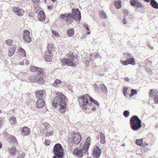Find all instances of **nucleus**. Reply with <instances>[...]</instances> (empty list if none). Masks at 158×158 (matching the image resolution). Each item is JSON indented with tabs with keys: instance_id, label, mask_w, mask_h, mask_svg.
<instances>
[{
	"instance_id": "nucleus-1",
	"label": "nucleus",
	"mask_w": 158,
	"mask_h": 158,
	"mask_svg": "<svg viewBox=\"0 0 158 158\" xmlns=\"http://www.w3.org/2000/svg\"><path fill=\"white\" fill-rule=\"evenodd\" d=\"M65 96L61 93L57 94V96L55 97L52 102V106L54 107L60 106L59 111L61 113H64L66 110L67 103Z\"/></svg>"
},
{
	"instance_id": "nucleus-2",
	"label": "nucleus",
	"mask_w": 158,
	"mask_h": 158,
	"mask_svg": "<svg viewBox=\"0 0 158 158\" xmlns=\"http://www.w3.org/2000/svg\"><path fill=\"white\" fill-rule=\"evenodd\" d=\"M78 100L80 106L83 110L88 109L91 106L92 102H93L98 107L99 106V102L93 99L88 94L79 97Z\"/></svg>"
},
{
	"instance_id": "nucleus-3",
	"label": "nucleus",
	"mask_w": 158,
	"mask_h": 158,
	"mask_svg": "<svg viewBox=\"0 0 158 158\" xmlns=\"http://www.w3.org/2000/svg\"><path fill=\"white\" fill-rule=\"evenodd\" d=\"M72 18L76 21L78 22H80L81 19V13L78 9H73L72 14H62L60 16V19H65L66 23L68 24L71 23V19Z\"/></svg>"
},
{
	"instance_id": "nucleus-4",
	"label": "nucleus",
	"mask_w": 158,
	"mask_h": 158,
	"mask_svg": "<svg viewBox=\"0 0 158 158\" xmlns=\"http://www.w3.org/2000/svg\"><path fill=\"white\" fill-rule=\"evenodd\" d=\"M90 138H87L85 142L83 147H79L75 149L73 152V154L78 157H82L84 153H87L90 145Z\"/></svg>"
},
{
	"instance_id": "nucleus-5",
	"label": "nucleus",
	"mask_w": 158,
	"mask_h": 158,
	"mask_svg": "<svg viewBox=\"0 0 158 158\" xmlns=\"http://www.w3.org/2000/svg\"><path fill=\"white\" fill-rule=\"evenodd\" d=\"M67 56L68 58L64 57L62 59L61 63L62 65L70 66H74L75 62H74V56L73 53H69L67 54Z\"/></svg>"
},
{
	"instance_id": "nucleus-6",
	"label": "nucleus",
	"mask_w": 158,
	"mask_h": 158,
	"mask_svg": "<svg viewBox=\"0 0 158 158\" xmlns=\"http://www.w3.org/2000/svg\"><path fill=\"white\" fill-rule=\"evenodd\" d=\"M130 123L132 129L137 131L141 127V121L136 115H134L131 118Z\"/></svg>"
},
{
	"instance_id": "nucleus-7",
	"label": "nucleus",
	"mask_w": 158,
	"mask_h": 158,
	"mask_svg": "<svg viewBox=\"0 0 158 158\" xmlns=\"http://www.w3.org/2000/svg\"><path fill=\"white\" fill-rule=\"evenodd\" d=\"M55 155L53 158H61L63 155V149L62 146L59 143L56 144L53 148Z\"/></svg>"
},
{
	"instance_id": "nucleus-8",
	"label": "nucleus",
	"mask_w": 158,
	"mask_h": 158,
	"mask_svg": "<svg viewBox=\"0 0 158 158\" xmlns=\"http://www.w3.org/2000/svg\"><path fill=\"white\" fill-rule=\"evenodd\" d=\"M44 74L43 72L37 73L36 76H31L28 78L29 82H37L39 83H42L44 82Z\"/></svg>"
},
{
	"instance_id": "nucleus-9",
	"label": "nucleus",
	"mask_w": 158,
	"mask_h": 158,
	"mask_svg": "<svg viewBox=\"0 0 158 158\" xmlns=\"http://www.w3.org/2000/svg\"><path fill=\"white\" fill-rule=\"evenodd\" d=\"M81 135L77 132L73 133L71 137L69 139V141L70 142H73L75 144H78L81 140Z\"/></svg>"
},
{
	"instance_id": "nucleus-10",
	"label": "nucleus",
	"mask_w": 158,
	"mask_h": 158,
	"mask_svg": "<svg viewBox=\"0 0 158 158\" xmlns=\"http://www.w3.org/2000/svg\"><path fill=\"white\" fill-rule=\"evenodd\" d=\"M23 39L24 41L30 43L31 41V38L30 36V32L28 30H25L23 31Z\"/></svg>"
},
{
	"instance_id": "nucleus-11",
	"label": "nucleus",
	"mask_w": 158,
	"mask_h": 158,
	"mask_svg": "<svg viewBox=\"0 0 158 158\" xmlns=\"http://www.w3.org/2000/svg\"><path fill=\"white\" fill-rule=\"evenodd\" d=\"M14 12L17 15L22 16L24 13V10L19 7H14L13 9Z\"/></svg>"
},
{
	"instance_id": "nucleus-12",
	"label": "nucleus",
	"mask_w": 158,
	"mask_h": 158,
	"mask_svg": "<svg viewBox=\"0 0 158 158\" xmlns=\"http://www.w3.org/2000/svg\"><path fill=\"white\" fill-rule=\"evenodd\" d=\"M131 5L133 6H136L137 8H143V5L142 3L139 2L138 0H131Z\"/></svg>"
},
{
	"instance_id": "nucleus-13",
	"label": "nucleus",
	"mask_w": 158,
	"mask_h": 158,
	"mask_svg": "<svg viewBox=\"0 0 158 158\" xmlns=\"http://www.w3.org/2000/svg\"><path fill=\"white\" fill-rule=\"evenodd\" d=\"M101 154V151L99 147L97 146L96 148H95L93 151V156L95 158H99Z\"/></svg>"
},
{
	"instance_id": "nucleus-14",
	"label": "nucleus",
	"mask_w": 158,
	"mask_h": 158,
	"mask_svg": "<svg viewBox=\"0 0 158 158\" xmlns=\"http://www.w3.org/2000/svg\"><path fill=\"white\" fill-rule=\"evenodd\" d=\"M20 131L21 134L24 135H27L30 133V129L27 127H24L20 129Z\"/></svg>"
},
{
	"instance_id": "nucleus-15",
	"label": "nucleus",
	"mask_w": 158,
	"mask_h": 158,
	"mask_svg": "<svg viewBox=\"0 0 158 158\" xmlns=\"http://www.w3.org/2000/svg\"><path fill=\"white\" fill-rule=\"evenodd\" d=\"M44 56L45 60L47 61L50 62L52 59L53 55L52 53H49V52H45Z\"/></svg>"
},
{
	"instance_id": "nucleus-16",
	"label": "nucleus",
	"mask_w": 158,
	"mask_h": 158,
	"mask_svg": "<svg viewBox=\"0 0 158 158\" xmlns=\"http://www.w3.org/2000/svg\"><path fill=\"white\" fill-rule=\"evenodd\" d=\"M38 18L39 21L41 22L44 21L46 19V16L44 12L42 10H40L38 14Z\"/></svg>"
},
{
	"instance_id": "nucleus-17",
	"label": "nucleus",
	"mask_w": 158,
	"mask_h": 158,
	"mask_svg": "<svg viewBox=\"0 0 158 158\" xmlns=\"http://www.w3.org/2000/svg\"><path fill=\"white\" fill-rule=\"evenodd\" d=\"M44 105V100L41 99H38L36 103V106L37 108H42Z\"/></svg>"
},
{
	"instance_id": "nucleus-18",
	"label": "nucleus",
	"mask_w": 158,
	"mask_h": 158,
	"mask_svg": "<svg viewBox=\"0 0 158 158\" xmlns=\"http://www.w3.org/2000/svg\"><path fill=\"white\" fill-rule=\"evenodd\" d=\"M16 47L15 45H13L9 48L8 54L10 56H12L14 53Z\"/></svg>"
},
{
	"instance_id": "nucleus-19",
	"label": "nucleus",
	"mask_w": 158,
	"mask_h": 158,
	"mask_svg": "<svg viewBox=\"0 0 158 158\" xmlns=\"http://www.w3.org/2000/svg\"><path fill=\"white\" fill-rule=\"evenodd\" d=\"M47 51L46 52H49V53H52L54 51V48L53 44L51 43L48 44L47 46Z\"/></svg>"
},
{
	"instance_id": "nucleus-20",
	"label": "nucleus",
	"mask_w": 158,
	"mask_h": 158,
	"mask_svg": "<svg viewBox=\"0 0 158 158\" xmlns=\"http://www.w3.org/2000/svg\"><path fill=\"white\" fill-rule=\"evenodd\" d=\"M30 70L33 72L37 71V73H39L40 72H43L41 68L36 67L34 66H31L30 68Z\"/></svg>"
},
{
	"instance_id": "nucleus-21",
	"label": "nucleus",
	"mask_w": 158,
	"mask_h": 158,
	"mask_svg": "<svg viewBox=\"0 0 158 158\" xmlns=\"http://www.w3.org/2000/svg\"><path fill=\"white\" fill-rule=\"evenodd\" d=\"M45 93L44 90H40L36 91V94L37 97L38 98L42 97Z\"/></svg>"
},
{
	"instance_id": "nucleus-22",
	"label": "nucleus",
	"mask_w": 158,
	"mask_h": 158,
	"mask_svg": "<svg viewBox=\"0 0 158 158\" xmlns=\"http://www.w3.org/2000/svg\"><path fill=\"white\" fill-rule=\"evenodd\" d=\"M62 82V81L58 79H56L53 83L52 85L55 87L58 88L59 86Z\"/></svg>"
},
{
	"instance_id": "nucleus-23",
	"label": "nucleus",
	"mask_w": 158,
	"mask_h": 158,
	"mask_svg": "<svg viewBox=\"0 0 158 158\" xmlns=\"http://www.w3.org/2000/svg\"><path fill=\"white\" fill-rule=\"evenodd\" d=\"M67 34L69 37H72L74 34V31L73 29L70 28L67 31Z\"/></svg>"
},
{
	"instance_id": "nucleus-24",
	"label": "nucleus",
	"mask_w": 158,
	"mask_h": 158,
	"mask_svg": "<svg viewBox=\"0 0 158 158\" xmlns=\"http://www.w3.org/2000/svg\"><path fill=\"white\" fill-rule=\"evenodd\" d=\"M16 148L14 146H13L9 149V152L10 155L14 156L16 153Z\"/></svg>"
},
{
	"instance_id": "nucleus-25",
	"label": "nucleus",
	"mask_w": 158,
	"mask_h": 158,
	"mask_svg": "<svg viewBox=\"0 0 158 158\" xmlns=\"http://www.w3.org/2000/svg\"><path fill=\"white\" fill-rule=\"evenodd\" d=\"M150 4L154 8L156 9H158V4L155 0H151Z\"/></svg>"
},
{
	"instance_id": "nucleus-26",
	"label": "nucleus",
	"mask_w": 158,
	"mask_h": 158,
	"mask_svg": "<svg viewBox=\"0 0 158 158\" xmlns=\"http://www.w3.org/2000/svg\"><path fill=\"white\" fill-rule=\"evenodd\" d=\"M101 136V142L102 144H104L106 143L105 136L102 132L100 133Z\"/></svg>"
},
{
	"instance_id": "nucleus-27",
	"label": "nucleus",
	"mask_w": 158,
	"mask_h": 158,
	"mask_svg": "<svg viewBox=\"0 0 158 158\" xmlns=\"http://www.w3.org/2000/svg\"><path fill=\"white\" fill-rule=\"evenodd\" d=\"M121 3V1L119 0L117 1H115L114 5L115 7L117 9L120 8L122 6Z\"/></svg>"
},
{
	"instance_id": "nucleus-28",
	"label": "nucleus",
	"mask_w": 158,
	"mask_h": 158,
	"mask_svg": "<svg viewBox=\"0 0 158 158\" xmlns=\"http://www.w3.org/2000/svg\"><path fill=\"white\" fill-rule=\"evenodd\" d=\"M10 122L12 125H15L16 123V118L13 116L11 117L10 119Z\"/></svg>"
},
{
	"instance_id": "nucleus-29",
	"label": "nucleus",
	"mask_w": 158,
	"mask_h": 158,
	"mask_svg": "<svg viewBox=\"0 0 158 158\" xmlns=\"http://www.w3.org/2000/svg\"><path fill=\"white\" fill-rule=\"evenodd\" d=\"M157 92L154 91V89H151L150 91L149 97L150 98H152L153 96H156L157 95Z\"/></svg>"
},
{
	"instance_id": "nucleus-30",
	"label": "nucleus",
	"mask_w": 158,
	"mask_h": 158,
	"mask_svg": "<svg viewBox=\"0 0 158 158\" xmlns=\"http://www.w3.org/2000/svg\"><path fill=\"white\" fill-rule=\"evenodd\" d=\"M99 15L101 18L102 19H106L107 16L103 10H101L99 11Z\"/></svg>"
},
{
	"instance_id": "nucleus-31",
	"label": "nucleus",
	"mask_w": 158,
	"mask_h": 158,
	"mask_svg": "<svg viewBox=\"0 0 158 158\" xmlns=\"http://www.w3.org/2000/svg\"><path fill=\"white\" fill-rule=\"evenodd\" d=\"M128 88L127 87H124L123 89V94L126 97H127V96L129 94V93L127 91Z\"/></svg>"
},
{
	"instance_id": "nucleus-32",
	"label": "nucleus",
	"mask_w": 158,
	"mask_h": 158,
	"mask_svg": "<svg viewBox=\"0 0 158 158\" xmlns=\"http://www.w3.org/2000/svg\"><path fill=\"white\" fill-rule=\"evenodd\" d=\"M128 60L129 62V64L134 65L135 64V59L133 58H128Z\"/></svg>"
},
{
	"instance_id": "nucleus-33",
	"label": "nucleus",
	"mask_w": 158,
	"mask_h": 158,
	"mask_svg": "<svg viewBox=\"0 0 158 158\" xmlns=\"http://www.w3.org/2000/svg\"><path fill=\"white\" fill-rule=\"evenodd\" d=\"M43 125L44 127L45 128V129L44 131V132H46V131H47L48 129H49L50 127L49 125L47 123H44L43 124Z\"/></svg>"
},
{
	"instance_id": "nucleus-34",
	"label": "nucleus",
	"mask_w": 158,
	"mask_h": 158,
	"mask_svg": "<svg viewBox=\"0 0 158 158\" xmlns=\"http://www.w3.org/2000/svg\"><path fill=\"white\" fill-rule=\"evenodd\" d=\"M52 32L53 35H54V36H53V37L59 38L60 37V35L58 32H57L56 31L53 30H52Z\"/></svg>"
},
{
	"instance_id": "nucleus-35",
	"label": "nucleus",
	"mask_w": 158,
	"mask_h": 158,
	"mask_svg": "<svg viewBox=\"0 0 158 158\" xmlns=\"http://www.w3.org/2000/svg\"><path fill=\"white\" fill-rule=\"evenodd\" d=\"M137 94V90L132 89L131 90V93L130 95V96L131 97H132L134 95Z\"/></svg>"
},
{
	"instance_id": "nucleus-36",
	"label": "nucleus",
	"mask_w": 158,
	"mask_h": 158,
	"mask_svg": "<svg viewBox=\"0 0 158 158\" xmlns=\"http://www.w3.org/2000/svg\"><path fill=\"white\" fill-rule=\"evenodd\" d=\"M136 143L139 146H141L143 143V139H137L136 140Z\"/></svg>"
},
{
	"instance_id": "nucleus-37",
	"label": "nucleus",
	"mask_w": 158,
	"mask_h": 158,
	"mask_svg": "<svg viewBox=\"0 0 158 158\" xmlns=\"http://www.w3.org/2000/svg\"><path fill=\"white\" fill-rule=\"evenodd\" d=\"M6 44L9 46H10L11 47L12 45L13 41L11 40H6Z\"/></svg>"
},
{
	"instance_id": "nucleus-38",
	"label": "nucleus",
	"mask_w": 158,
	"mask_h": 158,
	"mask_svg": "<svg viewBox=\"0 0 158 158\" xmlns=\"http://www.w3.org/2000/svg\"><path fill=\"white\" fill-rule=\"evenodd\" d=\"M19 52H20L21 54L22 55L24 56H26L25 51L22 48H20L19 50Z\"/></svg>"
},
{
	"instance_id": "nucleus-39",
	"label": "nucleus",
	"mask_w": 158,
	"mask_h": 158,
	"mask_svg": "<svg viewBox=\"0 0 158 158\" xmlns=\"http://www.w3.org/2000/svg\"><path fill=\"white\" fill-rule=\"evenodd\" d=\"M100 88L102 89L103 91L107 92V89L106 87L103 84H102L100 85Z\"/></svg>"
},
{
	"instance_id": "nucleus-40",
	"label": "nucleus",
	"mask_w": 158,
	"mask_h": 158,
	"mask_svg": "<svg viewBox=\"0 0 158 158\" xmlns=\"http://www.w3.org/2000/svg\"><path fill=\"white\" fill-rule=\"evenodd\" d=\"M95 56L96 55L94 54L91 53L90 54L89 58H90V60L91 61L94 59L95 58Z\"/></svg>"
},
{
	"instance_id": "nucleus-41",
	"label": "nucleus",
	"mask_w": 158,
	"mask_h": 158,
	"mask_svg": "<svg viewBox=\"0 0 158 158\" xmlns=\"http://www.w3.org/2000/svg\"><path fill=\"white\" fill-rule=\"evenodd\" d=\"M9 138L12 142L15 143L17 142V140L14 136L13 135H11L10 136Z\"/></svg>"
},
{
	"instance_id": "nucleus-42",
	"label": "nucleus",
	"mask_w": 158,
	"mask_h": 158,
	"mask_svg": "<svg viewBox=\"0 0 158 158\" xmlns=\"http://www.w3.org/2000/svg\"><path fill=\"white\" fill-rule=\"evenodd\" d=\"M121 63L123 65H127L129 64V62L128 60V59L126 60L125 61H121Z\"/></svg>"
},
{
	"instance_id": "nucleus-43",
	"label": "nucleus",
	"mask_w": 158,
	"mask_h": 158,
	"mask_svg": "<svg viewBox=\"0 0 158 158\" xmlns=\"http://www.w3.org/2000/svg\"><path fill=\"white\" fill-rule=\"evenodd\" d=\"M129 112L128 110H125L123 112L124 116L126 117H128L129 115Z\"/></svg>"
},
{
	"instance_id": "nucleus-44",
	"label": "nucleus",
	"mask_w": 158,
	"mask_h": 158,
	"mask_svg": "<svg viewBox=\"0 0 158 158\" xmlns=\"http://www.w3.org/2000/svg\"><path fill=\"white\" fill-rule=\"evenodd\" d=\"M45 133V135L46 136H49L50 135H51L53 133V131H51L49 132H47L46 131Z\"/></svg>"
},
{
	"instance_id": "nucleus-45",
	"label": "nucleus",
	"mask_w": 158,
	"mask_h": 158,
	"mask_svg": "<svg viewBox=\"0 0 158 158\" xmlns=\"http://www.w3.org/2000/svg\"><path fill=\"white\" fill-rule=\"evenodd\" d=\"M26 73H25L24 72L23 73L22 72H20L18 75H16V77L17 78H18L19 79H20L21 78L20 77L22 76V75L23 74H26Z\"/></svg>"
},
{
	"instance_id": "nucleus-46",
	"label": "nucleus",
	"mask_w": 158,
	"mask_h": 158,
	"mask_svg": "<svg viewBox=\"0 0 158 158\" xmlns=\"http://www.w3.org/2000/svg\"><path fill=\"white\" fill-rule=\"evenodd\" d=\"M123 13L124 14V15L125 16H126L129 14V12L128 11L126 10H124L123 11Z\"/></svg>"
},
{
	"instance_id": "nucleus-47",
	"label": "nucleus",
	"mask_w": 158,
	"mask_h": 158,
	"mask_svg": "<svg viewBox=\"0 0 158 158\" xmlns=\"http://www.w3.org/2000/svg\"><path fill=\"white\" fill-rule=\"evenodd\" d=\"M154 101L155 102L156 104H158V95H156L155 96Z\"/></svg>"
},
{
	"instance_id": "nucleus-48",
	"label": "nucleus",
	"mask_w": 158,
	"mask_h": 158,
	"mask_svg": "<svg viewBox=\"0 0 158 158\" xmlns=\"http://www.w3.org/2000/svg\"><path fill=\"white\" fill-rule=\"evenodd\" d=\"M25 156V154L24 153H22L20 156H19L17 158H24Z\"/></svg>"
},
{
	"instance_id": "nucleus-49",
	"label": "nucleus",
	"mask_w": 158,
	"mask_h": 158,
	"mask_svg": "<svg viewBox=\"0 0 158 158\" xmlns=\"http://www.w3.org/2000/svg\"><path fill=\"white\" fill-rule=\"evenodd\" d=\"M45 144L47 146H48L50 143V142L48 139H46L45 141Z\"/></svg>"
},
{
	"instance_id": "nucleus-50",
	"label": "nucleus",
	"mask_w": 158,
	"mask_h": 158,
	"mask_svg": "<svg viewBox=\"0 0 158 158\" xmlns=\"http://www.w3.org/2000/svg\"><path fill=\"white\" fill-rule=\"evenodd\" d=\"M35 9L36 11H38V10L40 9V7L37 5H34Z\"/></svg>"
},
{
	"instance_id": "nucleus-51",
	"label": "nucleus",
	"mask_w": 158,
	"mask_h": 158,
	"mask_svg": "<svg viewBox=\"0 0 158 158\" xmlns=\"http://www.w3.org/2000/svg\"><path fill=\"white\" fill-rule=\"evenodd\" d=\"M3 122L2 118H0V128L2 127L3 125Z\"/></svg>"
},
{
	"instance_id": "nucleus-52",
	"label": "nucleus",
	"mask_w": 158,
	"mask_h": 158,
	"mask_svg": "<svg viewBox=\"0 0 158 158\" xmlns=\"http://www.w3.org/2000/svg\"><path fill=\"white\" fill-rule=\"evenodd\" d=\"M84 27L86 28V29L87 31H89V28L88 27V25L87 24H83Z\"/></svg>"
},
{
	"instance_id": "nucleus-53",
	"label": "nucleus",
	"mask_w": 158,
	"mask_h": 158,
	"mask_svg": "<svg viewBox=\"0 0 158 158\" xmlns=\"http://www.w3.org/2000/svg\"><path fill=\"white\" fill-rule=\"evenodd\" d=\"M123 22L124 24H126L127 23V21L126 19L124 17L123 20Z\"/></svg>"
},
{
	"instance_id": "nucleus-54",
	"label": "nucleus",
	"mask_w": 158,
	"mask_h": 158,
	"mask_svg": "<svg viewBox=\"0 0 158 158\" xmlns=\"http://www.w3.org/2000/svg\"><path fill=\"white\" fill-rule=\"evenodd\" d=\"M85 65H86L87 67H89V60H86L85 61Z\"/></svg>"
},
{
	"instance_id": "nucleus-55",
	"label": "nucleus",
	"mask_w": 158,
	"mask_h": 158,
	"mask_svg": "<svg viewBox=\"0 0 158 158\" xmlns=\"http://www.w3.org/2000/svg\"><path fill=\"white\" fill-rule=\"evenodd\" d=\"M32 2L36 4L38 3L40 1L39 0H32Z\"/></svg>"
},
{
	"instance_id": "nucleus-56",
	"label": "nucleus",
	"mask_w": 158,
	"mask_h": 158,
	"mask_svg": "<svg viewBox=\"0 0 158 158\" xmlns=\"http://www.w3.org/2000/svg\"><path fill=\"white\" fill-rule=\"evenodd\" d=\"M53 6L52 5L48 6V8L49 9L51 10L53 8Z\"/></svg>"
},
{
	"instance_id": "nucleus-57",
	"label": "nucleus",
	"mask_w": 158,
	"mask_h": 158,
	"mask_svg": "<svg viewBox=\"0 0 158 158\" xmlns=\"http://www.w3.org/2000/svg\"><path fill=\"white\" fill-rule=\"evenodd\" d=\"M124 79H125V80L127 81H129L130 80V79L128 77H126Z\"/></svg>"
},
{
	"instance_id": "nucleus-58",
	"label": "nucleus",
	"mask_w": 158,
	"mask_h": 158,
	"mask_svg": "<svg viewBox=\"0 0 158 158\" xmlns=\"http://www.w3.org/2000/svg\"><path fill=\"white\" fill-rule=\"evenodd\" d=\"M25 63L26 65H28L29 64V62L28 60H26L25 61Z\"/></svg>"
},
{
	"instance_id": "nucleus-59",
	"label": "nucleus",
	"mask_w": 158,
	"mask_h": 158,
	"mask_svg": "<svg viewBox=\"0 0 158 158\" xmlns=\"http://www.w3.org/2000/svg\"><path fill=\"white\" fill-rule=\"evenodd\" d=\"M96 110V108L95 107H93L92 109V110L93 111H95Z\"/></svg>"
},
{
	"instance_id": "nucleus-60",
	"label": "nucleus",
	"mask_w": 158,
	"mask_h": 158,
	"mask_svg": "<svg viewBox=\"0 0 158 158\" xmlns=\"http://www.w3.org/2000/svg\"><path fill=\"white\" fill-rule=\"evenodd\" d=\"M23 64H24V63H23V61L20 62L19 63V64L21 65H23Z\"/></svg>"
},
{
	"instance_id": "nucleus-61",
	"label": "nucleus",
	"mask_w": 158,
	"mask_h": 158,
	"mask_svg": "<svg viewBox=\"0 0 158 158\" xmlns=\"http://www.w3.org/2000/svg\"><path fill=\"white\" fill-rule=\"evenodd\" d=\"M94 87L95 88H98V85L96 84H95L94 85Z\"/></svg>"
},
{
	"instance_id": "nucleus-62",
	"label": "nucleus",
	"mask_w": 158,
	"mask_h": 158,
	"mask_svg": "<svg viewBox=\"0 0 158 158\" xmlns=\"http://www.w3.org/2000/svg\"><path fill=\"white\" fill-rule=\"evenodd\" d=\"M2 146V143L0 142V149H1Z\"/></svg>"
},
{
	"instance_id": "nucleus-63",
	"label": "nucleus",
	"mask_w": 158,
	"mask_h": 158,
	"mask_svg": "<svg viewBox=\"0 0 158 158\" xmlns=\"http://www.w3.org/2000/svg\"><path fill=\"white\" fill-rule=\"evenodd\" d=\"M99 137H100V136H99V135H98L97 137V139H99Z\"/></svg>"
},
{
	"instance_id": "nucleus-64",
	"label": "nucleus",
	"mask_w": 158,
	"mask_h": 158,
	"mask_svg": "<svg viewBox=\"0 0 158 158\" xmlns=\"http://www.w3.org/2000/svg\"><path fill=\"white\" fill-rule=\"evenodd\" d=\"M102 25L104 27H105L106 26L105 23H102Z\"/></svg>"
}]
</instances>
